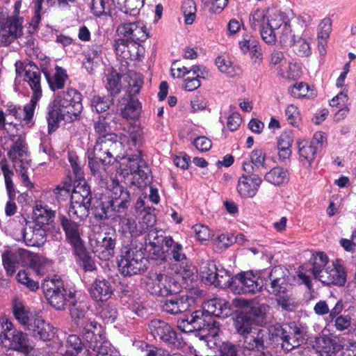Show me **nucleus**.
Wrapping results in <instances>:
<instances>
[{
    "label": "nucleus",
    "mask_w": 356,
    "mask_h": 356,
    "mask_svg": "<svg viewBox=\"0 0 356 356\" xmlns=\"http://www.w3.org/2000/svg\"><path fill=\"white\" fill-rule=\"evenodd\" d=\"M83 95L76 89L68 88L59 92L48 106V133L54 132L62 120L73 122L81 119Z\"/></svg>",
    "instance_id": "obj_1"
},
{
    "label": "nucleus",
    "mask_w": 356,
    "mask_h": 356,
    "mask_svg": "<svg viewBox=\"0 0 356 356\" xmlns=\"http://www.w3.org/2000/svg\"><path fill=\"white\" fill-rule=\"evenodd\" d=\"M113 185L111 195L102 197L93 204L92 210L97 220H115L127 212L134 193L118 181Z\"/></svg>",
    "instance_id": "obj_2"
},
{
    "label": "nucleus",
    "mask_w": 356,
    "mask_h": 356,
    "mask_svg": "<svg viewBox=\"0 0 356 356\" xmlns=\"http://www.w3.org/2000/svg\"><path fill=\"white\" fill-rule=\"evenodd\" d=\"M145 252V245L139 239H131L129 245L123 246L118 262L121 274L130 277L145 272L147 268Z\"/></svg>",
    "instance_id": "obj_3"
},
{
    "label": "nucleus",
    "mask_w": 356,
    "mask_h": 356,
    "mask_svg": "<svg viewBox=\"0 0 356 356\" xmlns=\"http://www.w3.org/2000/svg\"><path fill=\"white\" fill-rule=\"evenodd\" d=\"M270 333L273 348L280 345L286 352L298 348L306 341L303 331L295 321L276 323L271 327Z\"/></svg>",
    "instance_id": "obj_4"
},
{
    "label": "nucleus",
    "mask_w": 356,
    "mask_h": 356,
    "mask_svg": "<svg viewBox=\"0 0 356 356\" xmlns=\"http://www.w3.org/2000/svg\"><path fill=\"white\" fill-rule=\"evenodd\" d=\"M147 330L156 341L170 349L181 350L186 346L182 334L168 322L154 318L148 322Z\"/></svg>",
    "instance_id": "obj_5"
},
{
    "label": "nucleus",
    "mask_w": 356,
    "mask_h": 356,
    "mask_svg": "<svg viewBox=\"0 0 356 356\" xmlns=\"http://www.w3.org/2000/svg\"><path fill=\"white\" fill-rule=\"evenodd\" d=\"M266 313L259 305L248 306L236 312L233 317V325L241 337L252 333L264 323Z\"/></svg>",
    "instance_id": "obj_6"
},
{
    "label": "nucleus",
    "mask_w": 356,
    "mask_h": 356,
    "mask_svg": "<svg viewBox=\"0 0 356 356\" xmlns=\"http://www.w3.org/2000/svg\"><path fill=\"white\" fill-rule=\"evenodd\" d=\"M41 288L47 302L58 311L65 310L70 291L74 289H66L64 282L59 278H45L41 284Z\"/></svg>",
    "instance_id": "obj_7"
},
{
    "label": "nucleus",
    "mask_w": 356,
    "mask_h": 356,
    "mask_svg": "<svg viewBox=\"0 0 356 356\" xmlns=\"http://www.w3.org/2000/svg\"><path fill=\"white\" fill-rule=\"evenodd\" d=\"M202 293V291L198 289L185 293L179 291L177 293L166 297L167 298L161 302V310L172 315L181 314L194 305Z\"/></svg>",
    "instance_id": "obj_8"
},
{
    "label": "nucleus",
    "mask_w": 356,
    "mask_h": 356,
    "mask_svg": "<svg viewBox=\"0 0 356 356\" xmlns=\"http://www.w3.org/2000/svg\"><path fill=\"white\" fill-rule=\"evenodd\" d=\"M146 290L152 295L168 297L179 291L180 286L173 278L161 273H151L145 282Z\"/></svg>",
    "instance_id": "obj_9"
},
{
    "label": "nucleus",
    "mask_w": 356,
    "mask_h": 356,
    "mask_svg": "<svg viewBox=\"0 0 356 356\" xmlns=\"http://www.w3.org/2000/svg\"><path fill=\"white\" fill-rule=\"evenodd\" d=\"M264 289L268 294L280 296L282 294L290 293L293 286L290 283L289 275L281 266H274L264 284Z\"/></svg>",
    "instance_id": "obj_10"
},
{
    "label": "nucleus",
    "mask_w": 356,
    "mask_h": 356,
    "mask_svg": "<svg viewBox=\"0 0 356 356\" xmlns=\"http://www.w3.org/2000/svg\"><path fill=\"white\" fill-rule=\"evenodd\" d=\"M92 252L102 261H108L114 256L116 245L115 233H100L90 238Z\"/></svg>",
    "instance_id": "obj_11"
},
{
    "label": "nucleus",
    "mask_w": 356,
    "mask_h": 356,
    "mask_svg": "<svg viewBox=\"0 0 356 356\" xmlns=\"http://www.w3.org/2000/svg\"><path fill=\"white\" fill-rule=\"evenodd\" d=\"M118 140H96L92 148H89L86 153L102 161V166L113 164L115 161L114 154L117 147L120 145ZM105 170V168H104Z\"/></svg>",
    "instance_id": "obj_12"
},
{
    "label": "nucleus",
    "mask_w": 356,
    "mask_h": 356,
    "mask_svg": "<svg viewBox=\"0 0 356 356\" xmlns=\"http://www.w3.org/2000/svg\"><path fill=\"white\" fill-rule=\"evenodd\" d=\"M113 49L116 55L125 60L127 65L128 60L140 61L145 56V48L139 42H130L125 38L115 40Z\"/></svg>",
    "instance_id": "obj_13"
},
{
    "label": "nucleus",
    "mask_w": 356,
    "mask_h": 356,
    "mask_svg": "<svg viewBox=\"0 0 356 356\" xmlns=\"http://www.w3.org/2000/svg\"><path fill=\"white\" fill-rule=\"evenodd\" d=\"M241 338L240 341L242 342L244 350L256 352L267 349L269 346H273L270 329L265 330L259 327L252 333Z\"/></svg>",
    "instance_id": "obj_14"
},
{
    "label": "nucleus",
    "mask_w": 356,
    "mask_h": 356,
    "mask_svg": "<svg viewBox=\"0 0 356 356\" xmlns=\"http://www.w3.org/2000/svg\"><path fill=\"white\" fill-rule=\"evenodd\" d=\"M233 291L238 294H255L261 291L263 285L259 277L251 271L241 272L234 277Z\"/></svg>",
    "instance_id": "obj_15"
},
{
    "label": "nucleus",
    "mask_w": 356,
    "mask_h": 356,
    "mask_svg": "<svg viewBox=\"0 0 356 356\" xmlns=\"http://www.w3.org/2000/svg\"><path fill=\"white\" fill-rule=\"evenodd\" d=\"M117 33L130 42H143L149 37L142 22L122 23L118 26Z\"/></svg>",
    "instance_id": "obj_16"
},
{
    "label": "nucleus",
    "mask_w": 356,
    "mask_h": 356,
    "mask_svg": "<svg viewBox=\"0 0 356 356\" xmlns=\"http://www.w3.org/2000/svg\"><path fill=\"white\" fill-rule=\"evenodd\" d=\"M116 124V116L111 112L99 115L93 123V129L97 135L96 140H118V136L112 130L111 122Z\"/></svg>",
    "instance_id": "obj_17"
},
{
    "label": "nucleus",
    "mask_w": 356,
    "mask_h": 356,
    "mask_svg": "<svg viewBox=\"0 0 356 356\" xmlns=\"http://www.w3.org/2000/svg\"><path fill=\"white\" fill-rule=\"evenodd\" d=\"M88 291L91 298L97 304L106 303L113 295L115 287L111 280L98 277L91 284Z\"/></svg>",
    "instance_id": "obj_18"
},
{
    "label": "nucleus",
    "mask_w": 356,
    "mask_h": 356,
    "mask_svg": "<svg viewBox=\"0 0 356 356\" xmlns=\"http://www.w3.org/2000/svg\"><path fill=\"white\" fill-rule=\"evenodd\" d=\"M58 221L65 234L67 241L72 247L83 242L79 231V221L61 212L58 213Z\"/></svg>",
    "instance_id": "obj_19"
},
{
    "label": "nucleus",
    "mask_w": 356,
    "mask_h": 356,
    "mask_svg": "<svg viewBox=\"0 0 356 356\" xmlns=\"http://www.w3.org/2000/svg\"><path fill=\"white\" fill-rule=\"evenodd\" d=\"M73 254L76 265L85 273L97 270L95 259L86 248L83 241L72 246Z\"/></svg>",
    "instance_id": "obj_20"
},
{
    "label": "nucleus",
    "mask_w": 356,
    "mask_h": 356,
    "mask_svg": "<svg viewBox=\"0 0 356 356\" xmlns=\"http://www.w3.org/2000/svg\"><path fill=\"white\" fill-rule=\"evenodd\" d=\"M26 330L29 331L32 336L43 341H49L54 336V327L41 316H33L31 319Z\"/></svg>",
    "instance_id": "obj_21"
},
{
    "label": "nucleus",
    "mask_w": 356,
    "mask_h": 356,
    "mask_svg": "<svg viewBox=\"0 0 356 356\" xmlns=\"http://www.w3.org/2000/svg\"><path fill=\"white\" fill-rule=\"evenodd\" d=\"M194 321L193 326L195 331L207 330L209 334L216 336L220 331V324L218 321L212 318L211 316L206 314L202 309L193 312Z\"/></svg>",
    "instance_id": "obj_22"
},
{
    "label": "nucleus",
    "mask_w": 356,
    "mask_h": 356,
    "mask_svg": "<svg viewBox=\"0 0 356 356\" xmlns=\"http://www.w3.org/2000/svg\"><path fill=\"white\" fill-rule=\"evenodd\" d=\"M67 306L71 318L74 321L84 318L90 309L87 299L78 296L77 291H70Z\"/></svg>",
    "instance_id": "obj_23"
},
{
    "label": "nucleus",
    "mask_w": 356,
    "mask_h": 356,
    "mask_svg": "<svg viewBox=\"0 0 356 356\" xmlns=\"http://www.w3.org/2000/svg\"><path fill=\"white\" fill-rule=\"evenodd\" d=\"M262 181L260 175H254L252 178L241 176L236 186L237 193L242 198H252L257 195Z\"/></svg>",
    "instance_id": "obj_24"
},
{
    "label": "nucleus",
    "mask_w": 356,
    "mask_h": 356,
    "mask_svg": "<svg viewBox=\"0 0 356 356\" xmlns=\"http://www.w3.org/2000/svg\"><path fill=\"white\" fill-rule=\"evenodd\" d=\"M339 259L332 264L333 268H326V271L321 275L320 281L327 286L331 284L343 286L346 282V273L343 267L339 264Z\"/></svg>",
    "instance_id": "obj_25"
},
{
    "label": "nucleus",
    "mask_w": 356,
    "mask_h": 356,
    "mask_svg": "<svg viewBox=\"0 0 356 356\" xmlns=\"http://www.w3.org/2000/svg\"><path fill=\"white\" fill-rule=\"evenodd\" d=\"M22 236L26 245L40 247L46 242L47 229L37 224L26 225L22 230Z\"/></svg>",
    "instance_id": "obj_26"
},
{
    "label": "nucleus",
    "mask_w": 356,
    "mask_h": 356,
    "mask_svg": "<svg viewBox=\"0 0 356 356\" xmlns=\"http://www.w3.org/2000/svg\"><path fill=\"white\" fill-rule=\"evenodd\" d=\"M41 70L52 91L60 90L64 88L65 82L68 79V75L65 69L58 65L56 66L55 73L53 76L46 67H42Z\"/></svg>",
    "instance_id": "obj_27"
},
{
    "label": "nucleus",
    "mask_w": 356,
    "mask_h": 356,
    "mask_svg": "<svg viewBox=\"0 0 356 356\" xmlns=\"http://www.w3.org/2000/svg\"><path fill=\"white\" fill-rule=\"evenodd\" d=\"M8 341L13 350L24 355H29L33 349L28 334L22 330L14 331V334H12Z\"/></svg>",
    "instance_id": "obj_28"
},
{
    "label": "nucleus",
    "mask_w": 356,
    "mask_h": 356,
    "mask_svg": "<svg viewBox=\"0 0 356 356\" xmlns=\"http://www.w3.org/2000/svg\"><path fill=\"white\" fill-rule=\"evenodd\" d=\"M119 225L123 232L131 234V239L137 238L145 233V228L143 223L136 222L134 218L127 217V213L119 217Z\"/></svg>",
    "instance_id": "obj_29"
},
{
    "label": "nucleus",
    "mask_w": 356,
    "mask_h": 356,
    "mask_svg": "<svg viewBox=\"0 0 356 356\" xmlns=\"http://www.w3.org/2000/svg\"><path fill=\"white\" fill-rule=\"evenodd\" d=\"M13 315L15 319L25 330L31 323V312L25 306L24 303L18 298H14L12 302L11 307Z\"/></svg>",
    "instance_id": "obj_30"
},
{
    "label": "nucleus",
    "mask_w": 356,
    "mask_h": 356,
    "mask_svg": "<svg viewBox=\"0 0 356 356\" xmlns=\"http://www.w3.org/2000/svg\"><path fill=\"white\" fill-rule=\"evenodd\" d=\"M202 309L206 314L212 316L215 319L218 318H225L227 314H224L225 310L227 309V302L220 298H212L204 302Z\"/></svg>",
    "instance_id": "obj_31"
},
{
    "label": "nucleus",
    "mask_w": 356,
    "mask_h": 356,
    "mask_svg": "<svg viewBox=\"0 0 356 356\" xmlns=\"http://www.w3.org/2000/svg\"><path fill=\"white\" fill-rule=\"evenodd\" d=\"M165 246L167 248L165 254L168 255V260L177 262L186 260V255L184 252L182 245L175 242L171 236H166Z\"/></svg>",
    "instance_id": "obj_32"
},
{
    "label": "nucleus",
    "mask_w": 356,
    "mask_h": 356,
    "mask_svg": "<svg viewBox=\"0 0 356 356\" xmlns=\"http://www.w3.org/2000/svg\"><path fill=\"white\" fill-rule=\"evenodd\" d=\"M290 176L288 170L280 166L273 168L270 171L266 172L264 179L275 186H280L287 184L289 181Z\"/></svg>",
    "instance_id": "obj_33"
},
{
    "label": "nucleus",
    "mask_w": 356,
    "mask_h": 356,
    "mask_svg": "<svg viewBox=\"0 0 356 356\" xmlns=\"http://www.w3.org/2000/svg\"><path fill=\"white\" fill-rule=\"evenodd\" d=\"M27 154V145L25 140L19 136L8 152V156L14 163H15V165H17L18 161L19 164H21L22 162H24L23 158Z\"/></svg>",
    "instance_id": "obj_34"
},
{
    "label": "nucleus",
    "mask_w": 356,
    "mask_h": 356,
    "mask_svg": "<svg viewBox=\"0 0 356 356\" xmlns=\"http://www.w3.org/2000/svg\"><path fill=\"white\" fill-rule=\"evenodd\" d=\"M20 256V252L10 249L5 250L2 253V264L8 276H12L15 273Z\"/></svg>",
    "instance_id": "obj_35"
},
{
    "label": "nucleus",
    "mask_w": 356,
    "mask_h": 356,
    "mask_svg": "<svg viewBox=\"0 0 356 356\" xmlns=\"http://www.w3.org/2000/svg\"><path fill=\"white\" fill-rule=\"evenodd\" d=\"M126 158L127 160L126 164L127 169H125L127 174L134 175L136 172L140 171V168H145L149 171V166L143 158L141 150L138 149L134 154H127Z\"/></svg>",
    "instance_id": "obj_36"
},
{
    "label": "nucleus",
    "mask_w": 356,
    "mask_h": 356,
    "mask_svg": "<svg viewBox=\"0 0 356 356\" xmlns=\"http://www.w3.org/2000/svg\"><path fill=\"white\" fill-rule=\"evenodd\" d=\"M297 145L300 162L303 163H308L309 166H311L318 152L316 150V147L312 146L309 143V141L306 140H298L297 142Z\"/></svg>",
    "instance_id": "obj_37"
},
{
    "label": "nucleus",
    "mask_w": 356,
    "mask_h": 356,
    "mask_svg": "<svg viewBox=\"0 0 356 356\" xmlns=\"http://www.w3.org/2000/svg\"><path fill=\"white\" fill-rule=\"evenodd\" d=\"M122 75L113 69L106 76V83L105 86L108 92V95L111 97H115L122 90L121 83Z\"/></svg>",
    "instance_id": "obj_38"
},
{
    "label": "nucleus",
    "mask_w": 356,
    "mask_h": 356,
    "mask_svg": "<svg viewBox=\"0 0 356 356\" xmlns=\"http://www.w3.org/2000/svg\"><path fill=\"white\" fill-rule=\"evenodd\" d=\"M312 267L310 269L314 279L320 280L321 275L323 274V271H326V266L328 263V257L322 252H317L314 254L311 259Z\"/></svg>",
    "instance_id": "obj_39"
},
{
    "label": "nucleus",
    "mask_w": 356,
    "mask_h": 356,
    "mask_svg": "<svg viewBox=\"0 0 356 356\" xmlns=\"http://www.w3.org/2000/svg\"><path fill=\"white\" fill-rule=\"evenodd\" d=\"M113 104L114 98L108 95H95L90 100L92 111L99 114L107 111Z\"/></svg>",
    "instance_id": "obj_40"
},
{
    "label": "nucleus",
    "mask_w": 356,
    "mask_h": 356,
    "mask_svg": "<svg viewBox=\"0 0 356 356\" xmlns=\"http://www.w3.org/2000/svg\"><path fill=\"white\" fill-rule=\"evenodd\" d=\"M268 10L263 8H257L252 10L249 17L250 27L254 31L262 29L266 27L268 16Z\"/></svg>",
    "instance_id": "obj_41"
},
{
    "label": "nucleus",
    "mask_w": 356,
    "mask_h": 356,
    "mask_svg": "<svg viewBox=\"0 0 356 356\" xmlns=\"http://www.w3.org/2000/svg\"><path fill=\"white\" fill-rule=\"evenodd\" d=\"M35 221L33 224H37L42 227L47 229L49 222L55 216V211L43 207L42 205H36L33 209Z\"/></svg>",
    "instance_id": "obj_42"
},
{
    "label": "nucleus",
    "mask_w": 356,
    "mask_h": 356,
    "mask_svg": "<svg viewBox=\"0 0 356 356\" xmlns=\"http://www.w3.org/2000/svg\"><path fill=\"white\" fill-rule=\"evenodd\" d=\"M67 350L65 356H69L67 353H72L73 355L79 356V355L86 348L85 343L81 340L77 334H70L65 342Z\"/></svg>",
    "instance_id": "obj_43"
},
{
    "label": "nucleus",
    "mask_w": 356,
    "mask_h": 356,
    "mask_svg": "<svg viewBox=\"0 0 356 356\" xmlns=\"http://www.w3.org/2000/svg\"><path fill=\"white\" fill-rule=\"evenodd\" d=\"M24 81L26 82L31 88L33 92L32 96L42 97V92L40 72H26L24 76Z\"/></svg>",
    "instance_id": "obj_44"
},
{
    "label": "nucleus",
    "mask_w": 356,
    "mask_h": 356,
    "mask_svg": "<svg viewBox=\"0 0 356 356\" xmlns=\"http://www.w3.org/2000/svg\"><path fill=\"white\" fill-rule=\"evenodd\" d=\"M214 279L215 281L212 282V284L215 286L221 289L231 287L233 290L234 278L229 270L220 267Z\"/></svg>",
    "instance_id": "obj_45"
},
{
    "label": "nucleus",
    "mask_w": 356,
    "mask_h": 356,
    "mask_svg": "<svg viewBox=\"0 0 356 356\" xmlns=\"http://www.w3.org/2000/svg\"><path fill=\"white\" fill-rule=\"evenodd\" d=\"M141 108V103L138 99L130 98L121 110V115L127 120L138 118L140 114Z\"/></svg>",
    "instance_id": "obj_46"
},
{
    "label": "nucleus",
    "mask_w": 356,
    "mask_h": 356,
    "mask_svg": "<svg viewBox=\"0 0 356 356\" xmlns=\"http://www.w3.org/2000/svg\"><path fill=\"white\" fill-rule=\"evenodd\" d=\"M215 63L221 72L225 73L229 77H234L239 74L240 69L233 66L228 58L219 56L216 58Z\"/></svg>",
    "instance_id": "obj_47"
},
{
    "label": "nucleus",
    "mask_w": 356,
    "mask_h": 356,
    "mask_svg": "<svg viewBox=\"0 0 356 356\" xmlns=\"http://www.w3.org/2000/svg\"><path fill=\"white\" fill-rule=\"evenodd\" d=\"M219 269L220 268L213 261H207L203 263L200 267V275L207 283L212 284Z\"/></svg>",
    "instance_id": "obj_48"
},
{
    "label": "nucleus",
    "mask_w": 356,
    "mask_h": 356,
    "mask_svg": "<svg viewBox=\"0 0 356 356\" xmlns=\"http://www.w3.org/2000/svg\"><path fill=\"white\" fill-rule=\"evenodd\" d=\"M90 207V204H70L65 213L81 222L88 216Z\"/></svg>",
    "instance_id": "obj_49"
},
{
    "label": "nucleus",
    "mask_w": 356,
    "mask_h": 356,
    "mask_svg": "<svg viewBox=\"0 0 356 356\" xmlns=\"http://www.w3.org/2000/svg\"><path fill=\"white\" fill-rule=\"evenodd\" d=\"M289 92L294 98H309L314 95L309 86L303 82L296 83L289 88Z\"/></svg>",
    "instance_id": "obj_50"
},
{
    "label": "nucleus",
    "mask_w": 356,
    "mask_h": 356,
    "mask_svg": "<svg viewBox=\"0 0 356 356\" xmlns=\"http://www.w3.org/2000/svg\"><path fill=\"white\" fill-rule=\"evenodd\" d=\"M101 318L108 323H113L118 316L116 308L109 302L97 304Z\"/></svg>",
    "instance_id": "obj_51"
},
{
    "label": "nucleus",
    "mask_w": 356,
    "mask_h": 356,
    "mask_svg": "<svg viewBox=\"0 0 356 356\" xmlns=\"http://www.w3.org/2000/svg\"><path fill=\"white\" fill-rule=\"evenodd\" d=\"M16 279L19 283L25 286L31 291L35 292L40 288L39 282L33 280L28 272L24 270H19L17 273Z\"/></svg>",
    "instance_id": "obj_52"
},
{
    "label": "nucleus",
    "mask_w": 356,
    "mask_h": 356,
    "mask_svg": "<svg viewBox=\"0 0 356 356\" xmlns=\"http://www.w3.org/2000/svg\"><path fill=\"white\" fill-rule=\"evenodd\" d=\"M129 135L133 145L140 147L144 143L145 133L140 124H131L129 129Z\"/></svg>",
    "instance_id": "obj_53"
},
{
    "label": "nucleus",
    "mask_w": 356,
    "mask_h": 356,
    "mask_svg": "<svg viewBox=\"0 0 356 356\" xmlns=\"http://www.w3.org/2000/svg\"><path fill=\"white\" fill-rule=\"evenodd\" d=\"M0 166L3 174L7 193L13 195L14 190H15L12 179V177L14 175L13 171L10 168L6 160L5 159L0 161Z\"/></svg>",
    "instance_id": "obj_54"
},
{
    "label": "nucleus",
    "mask_w": 356,
    "mask_h": 356,
    "mask_svg": "<svg viewBox=\"0 0 356 356\" xmlns=\"http://www.w3.org/2000/svg\"><path fill=\"white\" fill-rule=\"evenodd\" d=\"M72 185L69 181H64L53 189V194L58 202L66 200L72 190Z\"/></svg>",
    "instance_id": "obj_55"
},
{
    "label": "nucleus",
    "mask_w": 356,
    "mask_h": 356,
    "mask_svg": "<svg viewBox=\"0 0 356 356\" xmlns=\"http://www.w3.org/2000/svg\"><path fill=\"white\" fill-rule=\"evenodd\" d=\"M296 40V36L292 33L291 25L289 22H284L282 27L280 35V42L282 47H291Z\"/></svg>",
    "instance_id": "obj_56"
},
{
    "label": "nucleus",
    "mask_w": 356,
    "mask_h": 356,
    "mask_svg": "<svg viewBox=\"0 0 356 356\" xmlns=\"http://www.w3.org/2000/svg\"><path fill=\"white\" fill-rule=\"evenodd\" d=\"M90 9L92 13L97 17L107 15L111 10L110 0H92Z\"/></svg>",
    "instance_id": "obj_57"
},
{
    "label": "nucleus",
    "mask_w": 356,
    "mask_h": 356,
    "mask_svg": "<svg viewBox=\"0 0 356 356\" xmlns=\"http://www.w3.org/2000/svg\"><path fill=\"white\" fill-rule=\"evenodd\" d=\"M293 47V52L298 56H308L311 54V47L306 39L299 38L293 42L291 46Z\"/></svg>",
    "instance_id": "obj_58"
},
{
    "label": "nucleus",
    "mask_w": 356,
    "mask_h": 356,
    "mask_svg": "<svg viewBox=\"0 0 356 356\" xmlns=\"http://www.w3.org/2000/svg\"><path fill=\"white\" fill-rule=\"evenodd\" d=\"M144 0H124L120 10L129 15L136 16L143 6Z\"/></svg>",
    "instance_id": "obj_59"
},
{
    "label": "nucleus",
    "mask_w": 356,
    "mask_h": 356,
    "mask_svg": "<svg viewBox=\"0 0 356 356\" xmlns=\"http://www.w3.org/2000/svg\"><path fill=\"white\" fill-rule=\"evenodd\" d=\"M181 10L185 17V23L192 24L197 11L195 3L191 0L184 1L181 6Z\"/></svg>",
    "instance_id": "obj_60"
},
{
    "label": "nucleus",
    "mask_w": 356,
    "mask_h": 356,
    "mask_svg": "<svg viewBox=\"0 0 356 356\" xmlns=\"http://www.w3.org/2000/svg\"><path fill=\"white\" fill-rule=\"evenodd\" d=\"M23 17H8L7 18L6 24L8 32L18 38L22 35Z\"/></svg>",
    "instance_id": "obj_61"
},
{
    "label": "nucleus",
    "mask_w": 356,
    "mask_h": 356,
    "mask_svg": "<svg viewBox=\"0 0 356 356\" xmlns=\"http://www.w3.org/2000/svg\"><path fill=\"white\" fill-rule=\"evenodd\" d=\"M193 312L190 315H185L184 316L180 317L177 321V328L182 332L191 333L195 331L193 326Z\"/></svg>",
    "instance_id": "obj_62"
},
{
    "label": "nucleus",
    "mask_w": 356,
    "mask_h": 356,
    "mask_svg": "<svg viewBox=\"0 0 356 356\" xmlns=\"http://www.w3.org/2000/svg\"><path fill=\"white\" fill-rule=\"evenodd\" d=\"M275 297L277 305L280 306L283 310L292 311L295 308L296 302L291 292Z\"/></svg>",
    "instance_id": "obj_63"
},
{
    "label": "nucleus",
    "mask_w": 356,
    "mask_h": 356,
    "mask_svg": "<svg viewBox=\"0 0 356 356\" xmlns=\"http://www.w3.org/2000/svg\"><path fill=\"white\" fill-rule=\"evenodd\" d=\"M41 98V97H37V96H31V100L29 103L26 104L24 106V117L23 120L26 123L29 124L32 122L35 107L37 106L38 100Z\"/></svg>",
    "instance_id": "obj_64"
}]
</instances>
